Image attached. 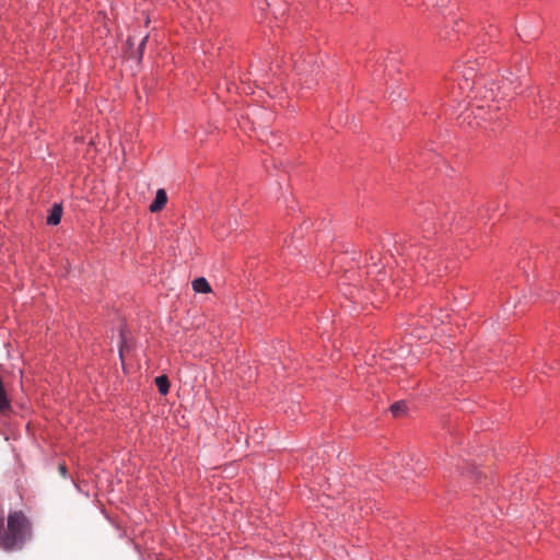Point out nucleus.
Here are the masks:
<instances>
[{
    "instance_id": "8",
    "label": "nucleus",
    "mask_w": 560,
    "mask_h": 560,
    "mask_svg": "<svg viewBox=\"0 0 560 560\" xmlns=\"http://www.w3.org/2000/svg\"><path fill=\"white\" fill-rule=\"evenodd\" d=\"M390 411L395 417H399L405 413L406 411V404L405 401H397L392 405Z\"/></svg>"
},
{
    "instance_id": "9",
    "label": "nucleus",
    "mask_w": 560,
    "mask_h": 560,
    "mask_svg": "<svg viewBox=\"0 0 560 560\" xmlns=\"http://www.w3.org/2000/svg\"><path fill=\"white\" fill-rule=\"evenodd\" d=\"M59 471H60V474H61L63 477H66V476H67V468H66V466H65V465H62V464H61V465H59Z\"/></svg>"
},
{
    "instance_id": "5",
    "label": "nucleus",
    "mask_w": 560,
    "mask_h": 560,
    "mask_svg": "<svg viewBox=\"0 0 560 560\" xmlns=\"http://www.w3.org/2000/svg\"><path fill=\"white\" fill-rule=\"evenodd\" d=\"M62 215V208L60 205H54V207L50 210V213L47 218V223L49 225H57L59 224Z\"/></svg>"
},
{
    "instance_id": "3",
    "label": "nucleus",
    "mask_w": 560,
    "mask_h": 560,
    "mask_svg": "<svg viewBox=\"0 0 560 560\" xmlns=\"http://www.w3.org/2000/svg\"><path fill=\"white\" fill-rule=\"evenodd\" d=\"M506 73L509 75L503 74L502 75V84L497 85L495 89H494L495 84L493 82L490 84L489 88L483 86L485 92L481 94V96L486 100L489 98L491 101H494L499 96V94H501L502 96H506V95H509V93L511 91H515L516 85L514 84L515 83L514 75L510 71H506Z\"/></svg>"
},
{
    "instance_id": "10",
    "label": "nucleus",
    "mask_w": 560,
    "mask_h": 560,
    "mask_svg": "<svg viewBox=\"0 0 560 560\" xmlns=\"http://www.w3.org/2000/svg\"><path fill=\"white\" fill-rule=\"evenodd\" d=\"M147 39H148V36H145V37H143V38H142V40H141L140 45H139V50H140V52L142 51V49H143V47H144V45H145Z\"/></svg>"
},
{
    "instance_id": "7",
    "label": "nucleus",
    "mask_w": 560,
    "mask_h": 560,
    "mask_svg": "<svg viewBox=\"0 0 560 560\" xmlns=\"http://www.w3.org/2000/svg\"><path fill=\"white\" fill-rule=\"evenodd\" d=\"M155 384L158 386L159 392L162 395H166L168 393L170 382H168L167 376H165V375L158 376L155 378Z\"/></svg>"
},
{
    "instance_id": "6",
    "label": "nucleus",
    "mask_w": 560,
    "mask_h": 560,
    "mask_svg": "<svg viewBox=\"0 0 560 560\" xmlns=\"http://www.w3.org/2000/svg\"><path fill=\"white\" fill-rule=\"evenodd\" d=\"M192 289L197 293H208L211 291V287L207 279L205 278H197L191 283Z\"/></svg>"
},
{
    "instance_id": "4",
    "label": "nucleus",
    "mask_w": 560,
    "mask_h": 560,
    "mask_svg": "<svg viewBox=\"0 0 560 560\" xmlns=\"http://www.w3.org/2000/svg\"><path fill=\"white\" fill-rule=\"evenodd\" d=\"M167 202V195L164 189H159L155 195L154 201L150 205L151 212L161 211Z\"/></svg>"
},
{
    "instance_id": "2",
    "label": "nucleus",
    "mask_w": 560,
    "mask_h": 560,
    "mask_svg": "<svg viewBox=\"0 0 560 560\" xmlns=\"http://www.w3.org/2000/svg\"><path fill=\"white\" fill-rule=\"evenodd\" d=\"M476 73L477 69L475 67V63H457L453 68L452 74L447 80L452 82L457 81L458 95L470 96L474 93L475 85L477 83L475 80ZM451 93L457 96L455 86H452Z\"/></svg>"
},
{
    "instance_id": "1",
    "label": "nucleus",
    "mask_w": 560,
    "mask_h": 560,
    "mask_svg": "<svg viewBox=\"0 0 560 560\" xmlns=\"http://www.w3.org/2000/svg\"><path fill=\"white\" fill-rule=\"evenodd\" d=\"M30 536L31 525L22 512L10 513L7 527L3 518H0V548L7 551L21 549Z\"/></svg>"
}]
</instances>
